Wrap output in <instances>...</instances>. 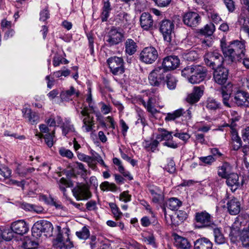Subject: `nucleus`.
I'll return each instance as SVG.
<instances>
[{
  "label": "nucleus",
  "mask_w": 249,
  "mask_h": 249,
  "mask_svg": "<svg viewBox=\"0 0 249 249\" xmlns=\"http://www.w3.org/2000/svg\"><path fill=\"white\" fill-rule=\"evenodd\" d=\"M220 46L224 56L231 62L239 61L245 56V45L242 41L236 40L227 45L225 39H222Z\"/></svg>",
  "instance_id": "nucleus-1"
},
{
  "label": "nucleus",
  "mask_w": 249,
  "mask_h": 249,
  "mask_svg": "<svg viewBox=\"0 0 249 249\" xmlns=\"http://www.w3.org/2000/svg\"><path fill=\"white\" fill-rule=\"evenodd\" d=\"M91 94L89 93V95L86 98V101L89 103V109L87 107H85L84 109L81 111V114L82 116H85L83 120V128H85L87 132H89L92 130V127L94 125V121L93 120V117L90 115V113H94L96 114L98 119L100 116L99 112H96L95 110L94 107L91 104Z\"/></svg>",
  "instance_id": "nucleus-2"
},
{
  "label": "nucleus",
  "mask_w": 249,
  "mask_h": 249,
  "mask_svg": "<svg viewBox=\"0 0 249 249\" xmlns=\"http://www.w3.org/2000/svg\"><path fill=\"white\" fill-rule=\"evenodd\" d=\"M194 220L195 227L197 229H210L215 224L213 216L206 211L196 213Z\"/></svg>",
  "instance_id": "nucleus-3"
},
{
  "label": "nucleus",
  "mask_w": 249,
  "mask_h": 249,
  "mask_svg": "<svg viewBox=\"0 0 249 249\" xmlns=\"http://www.w3.org/2000/svg\"><path fill=\"white\" fill-rule=\"evenodd\" d=\"M53 231V226L52 223L47 220H41L36 222L32 229V235L37 238L40 237L42 233L46 236L52 235Z\"/></svg>",
  "instance_id": "nucleus-4"
},
{
  "label": "nucleus",
  "mask_w": 249,
  "mask_h": 249,
  "mask_svg": "<svg viewBox=\"0 0 249 249\" xmlns=\"http://www.w3.org/2000/svg\"><path fill=\"white\" fill-rule=\"evenodd\" d=\"M166 71L160 66L155 68L149 74V84L154 87H160L165 84Z\"/></svg>",
  "instance_id": "nucleus-5"
},
{
  "label": "nucleus",
  "mask_w": 249,
  "mask_h": 249,
  "mask_svg": "<svg viewBox=\"0 0 249 249\" xmlns=\"http://www.w3.org/2000/svg\"><path fill=\"white\" fill-rule=\"evenodd\" d=\"M124 32L120 28L112 27L106 35V42L109 46L119 44L124 40Z\"/></svg>",
  "instance_id": "nucleus-6"
},
{
  "label": "nucleus",
  "mask_w": 249,
  "mask_h": 249,
  "mask_svg": "<svg viewBox=\"0 0 249 249\" xmlns=\"http://www.w3.org/2000/svg\"><path fill=\"white\" fill-rule=\"evenodd\" d=\"M107 63L110 72L113 75H120L124 72V63L122 57L116 56L109 57L107 60Z\"/></svg>",
  "instance_id": "nucleus-7"
},
{
  "label": "nucleus",
  "mask_w": 249,
  "mask_h": 249,
  "mask_svg": "<svg viewBox=\"0 0 249 249\" xmlns=\"http://www.w3.org/2000/svg\"><path fill=\"white\" fill-rule=\"evenodd\" d=\"M206 65L213 69L220 67L223 62L222 56L217 52H208L204 56Z\"/></svg>",
  "instance_id": "nucleus-8"
},
{
  "label": "nucleus",
  "mask_w": 249,
  "mask_h": 249,
  "mask_svg": "<svg viewBox=\"0 0 249 249\" xmlns=\"http://www.w3.org/2000/svg\"><path fill=\"white\" fill-rule=\"evenodd\" d=\"M72 192L77 200H88L92 196L89 186L85 184H78L73 188Z\"/></svg>",
  "instance_id": "nucleus-9"
},
{
  "label": "nucleus",
  "mask_w": 249,
  "mask_h": 249,
  "mask_svg": "<svg viewBox=\"0 0 249 249\" xmlns=\"http://www.w3.org/2000/svg\"><path fill=\"white\" fill-rule=\"evenodd\" d=\"M158 53L153 47L144 48L140 53V60L148 64L153 63L158 57Z\"/></svg>",
  "instance_id": "nucleus-10"
},
{
  "label": "nucleus",
  "mask_w": 249,
  "mask_h": 249,
  "mask_svg": "<svg viewBox=\"0 0 249 249\" xmlns=\"http://www.w3.org/2000/svg\"><path fill=\"white\" fill-rule=\"evenodd\" d=\"M193 75L189 78V81L192 84L199 83L205 78L207 71L205 67L200 65H195Z\"/></svg>",
  "instance_id": "nucleus-11"
},
{
  "label": "nucleus",
  "mask_w": 249,
  "mask_h": 249,
  "mask_svg": "<svg viewBox=\"0 0 249 249\" xmlns=\"http://www.w3.org/2000/svg\"><path fill=\"white\" fill-rule=\"evenodd\" d=\"M174 28L173 23L169 20H163L160 24V31L162 33L164 41L170 43L172 33Z\"/></svg>",
  "instance_id": "nucleus-12"
},
{
  "label": "nucleus",
  "mask_w": 249,
  "mask_h": 249,
  "mask_svg": "<svg viewBox=\"0 0 249 249\" xmlns=\"http://www.w3.org/2000/svg\"><path fill=\"white\" fill-rule=\"evenodd\" d=\"M180 64L178 57L176 55H169L164 57L162 62L161 68L167 72L178 68Z\"/></svg>",
  "instance_id": "nucleus-13"
},
{
  "label": "nucleus",
  "mask_w": 249,
  "mask_h": 249,
  "mask_svg": "<svg viewBox=\"0 0 249 249\" xmlns=\"http://www.w3.org/2000/svg\"><path fill=\"white\" fill-rule=\"evenodd\" d=\"M213 78L214 81L219 84H224L228 79V70L224 67H218L214 69Z\"/></svg>",
  "instance_id": "nucleus-14"
},
{
  "label": "nucleus",
  "mask_w": 249,
  "mask_h": 249,
  "mask_svg": "<svg viewBox=\"0 0 249 249\" xmlns=\"http://www.w3.org/2000/svg\"><path fill=\"white\" fill-rule=\"evenodd\" d=\"M67 238L65 240L61 233H59L56 239L53 241V245L54 247L60 249H71L73 247L72 242L70 241L68 234H67Z\"/></svg>",
  "instance_id": "nucleus-15"
},
{
  "label": "nucleus",
  "mask_w": 249,
  "mask_h": 249,
  "mask_svg": "<svg viewBox=\"0 0 249 249\" xmlns=\"http://www.w3.org/2000/svg\"><path fill=\"white\" fill-rule=\"evenodd\" d=\"M233 102L238 107H245L249 103V94L243 90H238L234 94Z\"/></svg>",
  "instance_id": "nucleus-16"
},
{
  "label": "nucleus",
  "mask_w": 249,
  "mask_h": 249,
  "mask_svg": "<svg viewBox=\"0 0 249 249\" xmlns=\"http://www.w3.org/2000/svg\"><path fill=\"white\" fill-rule=\"evenodd\" d=\"M226 178L227 185L231 188V190L232 192L235 191L244 183L243 179H242L241 182L239 181V176L236 173H233Z\"/></svg>",
  "instance_id": "nucleus-17"
},
{
  "label": "nucleus",
  "mask_w": 249,
  "mask_h": 249,
  "mask_svg": "<svg viewBox=\"0 0 249 249\" xmlns=\"http://www.w3.org/2000/svg\"><path fill=\"white\" fill-rule=\"evenodd\" d=\"M11 229L15 233L20 235L26 233L29 230L27 224L23 220H19L11 224Z\"/></svg>",
  "instance_id": "nucleus-18"
},
{
  "label": "nucleus",
  "mask_w": 249,
  "mask_h": 249,
  "mask_svg": "<svg viewBox=\"0 0 249 249\" xmlns=\"http://www.w3.org/2000/svg\"><path fill=\"white\" fill-rule=\"evenodd\" d=\"M227 208L230 214L231 215H236L240 211V202L237 198L233 197L228 201Z\"/></svg>",
  "instance_id": "nucleus-19"
},
{
  "label": "nucleus",
  "mask_w": 249,
  "mask_h": 249,
  "mask_svg": "<svg viewBox=\"0 0 249 249\" xmlns=\"http://www.w3.org/2000/svg\"><path fill=\"white\" fill-rule=\"evenodd\" d=\"M22 113L24 118L28 120V122L32 125L37 124L39 121V116L31 109L24 108L22 109Z\"/></svg>",
  "instance_id": "nucleus-20"
},
{
  "label": "nucleus",
  "mask_w": 249,
  "mask_h": 249,
  "mask_svg": "<svg viewBox=\"0 0 249 249\" xmlns=\"http://www.w3.org/2000/svg\"><path fill=\"white\" fill-rule=\"evenodd\" d=\"M203 94V90L202 88L196 87L194 88L193 92L187 96L186 101L190 104H194L199 100Z\"/></svg>",
  "instance_id": "nucleus-21"
},
{
  "label": "nucleus",
  "mask_w": 249,
  "mask_h": 249,
  "mask_svg": "<svg viewBox=\"0 0 249 249\" xmlns=\"http://www.w3.org/2000/svg\"><path fill=\"white\" fill-rule=\"evenodd\" d=\"M210 229L213 230L214 243L217 245L224 244L226 242V238L222 232L221 228L218 227L216 224H214Z\"/></svg>",
  "instance_id": "nucleus-22"
},
{
  "label": "nucleus",
  "mask_w": 249,
  "mask_h": 249,
  "mask_svg": "<svg viewBox=\"0 0 249 249\" xmlns=\"http://www.w3.org/2000/svg\"><path fill=\"white\" fill-rule=\"evenodd\" d=\"M174 244L178 249H190L191 244L185 237H182L177 234L174 235Z\"/></svg>",
  "instance_id": "nucleus-23"
},
{
  "label": "nucleus",
  "mask_w": 249,
  "mask_h": 249,
  "mask_svg": "<svg viewBox=\"0 0 249 249\" xmlns=\"http://www.w3.org/2000/svg\"><path fill=\"white\" fill-rule=\"evenodd\" d=\"M149 191L152 196V201L159 203L164 199V196L161 189L157 186H151Z\"/></svg>",
  "instance_id": "nucleus-24"
},
{
  "label": "nucleus",
  "mask_w": 249,
  "mask_h": 249,
  "mask_svg": "<svg viewBox=\"0 0 249 249\" xmlns=\"http://www.w3.org/2000/svg\"><path fill=\"white\" fill-rule=\"evenodd\" d=\"M233 173L232 167L228 162H225L218 167V175L222 178H225Z\"/></svg>",
  "instance_id": "nucleus-25"
},
{
  "label": "nucleus",
  "mask_w": 249,
  "mask_h": 249,
  "mask_svg": "<svg viewBox=\"0 0 249 249\" xmlns=\"http://www.w3.org/2000/svg\"><path fill=\"white\" fill-rule=\"evenodd\" d=\"M212 247L213 243L205 237L196 240L194 244V249H212Z\"/></svg>",
  "instance_id": "nucleus-26"
},
{
  "label": "nucleus",
  "mask_w": 249,
  "mask_h": 249,
  "mask_svg": "<svg viewBox=\"0 0 249 249\" xmlns=\"http://www.w3.org/2000/svg\"><path fill=\"white\" fill-rule=\"evenodd\" d=\"M62 131V134L66 136L69 132H74L75 131L74 125L71 124L70 120H65L61 126Z\"/></svg>",
  "instance_id": "nucleus-27"
},
{
  "label": "nucleus",
  "mask_w": 249,
  "mask_h": 249,
  "mask_svg": "<svg viewBox=\"0 0 249 249\" xmlns=\"http://www.w3.org/2000/svg\"><path fill=\"white\" fill-rule=\"evenodd\" d=\"M185 24L190 27L196 26L200 20V17H182Z\"/></svg>",
  "instance_id": "nucleus-28"
},
{
  "label": "nucleus",
  "mask_w": 249,
  "mask_h": 249,
  "mask_svg": "<svg viewBox=\"0 0 249 249\" xmlns=\"http://www.w3.org/2000/svg\"><path fill=\"white\" fill-rule=\"evenodd\" d=\"M21 206L22 209L26 211L35 212L37 213H41L43 211V208L41 206L27 203H23Z\"/></svg>",
  "instance_id": "nucleus-29"
},
{
  "label": "nucleus",
  "mask_w": 249,
  "mask_h": 249,
  "mask_svg": "<svg viewBox=\"0 0 249 249\" xmlns=\"http://www.w3.org/2000/svg\"><path fill=\"white\" fill-rule=\"evenodd\" d=\"M181 204V201L175 197L170 198L166 203V207L173 211L178 210Z\"/></svg>",
  "instance_id": "nucleus-30"
},
{
  "label": "nucleus",
  "mask_w": 249,
  "mask_h": 249,
  "mask_svg": "<svg viewBox=\"0 0 249 249\" xmlns=\"http://www.w3.org/2000/svg\"><path fill=\"white\" fill-rule=\"evenodd\" d=\"M140 23L142 27L144 30H148L152 27L153 20L152 17H140Z\"/></svg>",
  "instance_id": "nucleus-31"
},
{
  "label": "nucleus",
  "mask_w": 249,
  "mask_h": 249,
  "mask_svg": "<svg viewBox=\"0 0 249 249\" xmlns=\"http://www.w3.org/2000/svg\"><path fill=\"white\" fill-rule=\"evenodd\" d=\"M137 50L136 43L131 39H128L125 42V52L129 54H134Z\"/></svg>",
  "instance_id": "nucleus-32"
},
{
  "label": "nucleus",
  "mask_w": 249,
  "mask_h": 249,
  "mask_svg": "<svg viewBox=\"0 0 249 249\" xmlns=\"http://www.w3.org/2000/svg\"><path fill=\"white\" fill-rule=\"evenodd\" d=\"M58 185L60 190L63 193L64 196L67 198V196L66 194V188L72 187L73 186L72 183L62 178L60 179Z\"/></svg>",
  "instance_id": "nucleus-33"
},
{
  "label": "nucleus",
  "mask_w": 249,
  "mask_h": 249,
  "mask_svg": "<svg viewBox=\"0 0 249 249\" xmlns=\"http://www.w3.org/2000/svg\"><path fill=\"white\" fill-rule=\"evenodd\" d=\"M156 101V96H153L150 97L147 102V111L152 114H156L158 112L157 110L154 107V105Z\"/></svg>",
  "instance_id": "nucleus-34"
},
{
  "label": "nucleus",
  "mask_w": 249,
  "mask_h": 249,
  "mask_svg": "<svg viewBox=\"0 0 249 249\" xmlns=\"http://www.w3.org/2000/svg\"><path fill=\"white\" fill-rule=\"evenodd\" d=\"M75 93V89L71 86L69 90L62 91L60 93V98L62 100L69 101L71 99V96Z\"/></svg>",
  "instance_id": "nucleus-35"
},
{
  "label": "nucleus",
  "mask_w": 249,
  "mask_h": 249,
  "mask_svg": "<svg viewBox=\"0 0 249 249\" xmlns=\"http://www.w3.org/2000/svg\"><path fill=\"white\" fill-rule=\"evenodd\" d=\"M177 80L176 78L171 74H167L166 76L165 83L167 88L170 89H174L177 85Z\"/></svg>",
  "instance_id": "nucleus-36"
},
{
  "label": "nucleus",
  "mask_w": 249,
  "mask_h": 249,
  "mask_svg": "<svg viewBox=\"0 0 249 249\" xmlns=\"http://www.w3.org/2000/svg\"><path fill=\"white\" fill-rule=\"evenodd\" d=\"M231 139L234 142H236V144H234L233 145V148L235 150L238 149L242 145V141L240 138L239 137L237 130H232L231 131Z\"/></svg>",
  "instance_id": "nucleus-37"
},
{
  "label": "nucleus",
  "mask_w": 249,
  "mask_h": 249,
  "mask_svg": "<svg viewBox=\"0 0 249 249\" xmlns=\"http://www.w3.org/2000/svg\"><path fill=\"white\" fill-rule=\"evenodd\" d=\"M240 239L243 247H249V230H243L240 233Z\"/></svg>",
  "instance_id": "nucleus-38"
},
{
  "label": "nucleus",
  "mask_w": 249,
  "mask_h": 249,
  "mask_svg": "<svg viewBox=\"0 0 249 249\" xmlns=\"http://www.w3.org/2000/svg\"><path fill=\"white\" fill-rule=\"evenodd\" d=\"M161 134L157 136V140L169 141L173 139L172 132L168 131L166 130L160 128Z\"/></svg>",
  "instance_id": "nucleus-39"
},
{
  "label": "nucleus",
  "mask_w": 249,
  "mask_h": 249,
  "mask_svg": "<svg viewBox=\"0 0 249 249\" xmlns=\"http://www.w3.org/2000/svg\"><path fill=\"white\" fill-rule=\"evenodd\" d=\"M183 110L179 109L175 110L173 113H167L165 117V120L166 121H171L175 120L176 118L179 117L183 114Z\"/></svg>",
  "instance_id": "nucleus-40"
},
{
  "label": "nucleus",
  "mask_w": 249,
  "mask_h": 249,
  "mask_svg": "<svg viewBox=\"0 0 249 249\" xmlns=\"http://www.w3.org/2000/svg\"><path fill=\"white\" fill-rule=\"evenodd\" d=\"M206 107L210 110H216L220 108V104L215 99L209 98L207 101Z\"/></svg>",
  "instance_id": "nucleus-41"
},
{
  "label": "nucleus",
  "mask_w": 249,
  "mask_h": 249,
  "mask_svg": "<svg viewBox=\"0 0 249 249\" xmlns=\"http://www.w3.org/2000/svg\"><path fill=\"white\" fill-rule=\"evenodd\" d=\"M183 58L190 62H193L196 60L198 58V54L197 52L194 50H191L187 53H184L183 54Z\"/></svg>",
  "instance_id": "nucleus-42"
},
{
  "label": "nucleus",
  "mask_w": 249,
  "mask_h": 249,
  "mask_svg": "<svg viewBox=\"0 0 249 249\" xmlns=\"http://www.w3.org/2000/svg\"><path fill=\"white\" fill-rule=\"evenodd\" d=\"M100 189L105 191H110L116 192L117 191V186L114 183H109L108 181H104L100 185Z\"/></svg>",
  "instance_id": "nucleus-43"
},
{
  "label": "nucleus",
  "mask_w": 249,
  "mask_h": 249,
  "mask_svg": "<svg viewBox=\"0 0 249 249\" xmlns=\"http://www.w3.org/2000/svg\"><path fill=\"white\" fill-rule=\"evenodd\" d=\"M14 231L10 228L4 229L1 233V239L6 241H10L14 237Z\"/></svg>",
  "instance_id": "nucleus-44"
},
{
  "label": "nucleus",
  "mask_w": 249,
  "mask_h": 249,
  "mask_svg": "<svg viewBox=\"0 0 249 249\" xmlns=\"http://www.w3.org/2000/svg\"><path fill=\"white\" fill-rule=\"evenodd\" d=\"M54 130L53 131V133L51 134L50 133H47L44 136L43 134H39L38 136L39 138L44 137L45 139V141L47 145L51 147L53 145V139L54 137Z\"/></svg>",
  "instance_id": "nucleus-45"
},
{
  "label": "nucleus",
  "mask_w": 249,
  "mask_h": 249,
  "mask_svg": "<svg viewBox=\"0 0 249 249\" xmlns=\"http://www.w3.org/2000/svg\"><path fill=\"white\" fill-rule=\"evenodd\" d=\"M78 157L81 160L87 162L89 163V166L92 169H94L96 167L95 165L92 163L93 162V156L90 157L87 156L84 154H79Z\"/></svg>",
  "instance_id": "nucleus-46"
},
{
  "label": "nucleus",
  "mask_w": 249,
  "mask_h": 249,
  "mask_svg": "<svg viewBox=\"0 0 249 249\" xmlns=\"http://www.w3.org/2000/svg\"><path fill=\"white\" fill-rule=\"evenodd\" d=\"M76 235L79 238L85 240L89 237L90 233L89 229L86 226H84L81 231L76 232Z\"/></svg>",
  "instance_id": "nucleus-47"
},
{
  "label": "nucleus",
  "mask_w": 249,
  "mask_h": 249,
  "mask_svg": "<svg viewBox=\"0 0 249 249\" xmlns=\"http://www.w3.org/2000/svg\"><path fill=\"white\" fill-rule=\"evenodd\" d=\"M215 30L214 25L211 23L209 24H207L204 28L203 29L201 30V33L204 35L208 36H211L213 34Z\"/></svg>",
  "instance_id": "nucleus-48"
},
{
  "label": "nucleus",
  "mask_w": 249,
  "mask_h": 249,
  "mask_svg": "<svg viewBox=\"0 0 249 249\" xmlns=\"http://www.w3.org/2000/svg\"><path fill=\"white\" fill-rule=\"evenodd\" d=\"M221 95L223 104L228 107H231V106L228 103V100L230 97V91H225L224 88H222L221 89Z\"/></svg>",
  "instance_id": "nucleus-49"
},
{
  "label": "nucleus",
  "mask_w": 249,
  "mask_h": 249,
  "mask_svg": "<svg viewBox=\"0 0 249 249\" xmlns=\"http://www.w3.org/2000/svg\"><path fill=\"white\" fill-rule=\"evenodd\" d=\"M38 245L37 242L32 241L29 238L26 239L23 244L25 249H36L37 248Z\"/></svg>",
  "instance_id": "nucleus-50"
},
{
  "label": "nucleus",
  "mask_w": 249,
  "mask_h": 249,
  "mask_svg": "<svg viewBox=\"0 0 249 249\" xmlns=\"http://www.w3.org/2000/svg\"><path fill=\"white\" fill-rule=\"evenodd\" d=\"M164 168L170 173H173L175 172V163L172 158H169L167 159V164L165 166Z\"/></svg>",
  "instance_id": "nucleus-51"
},
{
  "label": "nucleus",
  "mask_w": 249,
  "mask_h": 249,
  "mask_svg": "<svg viewBox=\"0 0 249 249\" xmlns=\"http://www.w3.org/2000/svg\"><path fill=\"white\" fill-rule=\"evenodd\" d=\"M238 122V121H233V120L230 119L229 123H224L222 125L219 126L218 129L222 130V127H229L231 129V131H232V130H237L236 127L237 126V122Z\"/></svg>",
  "instance_id": "nucleus-52"
},
{
  "label": "nucleus",
  "mask_w": 249,
  "mask_h": 249,
  "mask_svg": "<svg viewBox=\"0 0 249 249\" xmlns=\"http://www.w3.org/2000/svg\"><path fill=\"white\" fill-rule=\"evenodd\" d=\"M59 154L63 157L71 159L73 157L72 152L69 149H67L64 147H61L59 150Z\"/></svg>",
  "instance_id": "nucleus-53"
},
{
  "label": "nucleus",
  "mask_w": 249,
  "mask_h": 249,
  "mask_svg": "<svg viewBox=\"0 0 249 249\" xmlns=\"http://www.w3.org/2000/svg\"><path fill=\"white\" fill-rule=\"evenodd\" d=\"M42 199L48 204L55 206L56 208L59 209L61 208V205L58 204L54 199L51 196L47 197L45 196H42Z\"/></svg>",
  "instance_id": "nucleus-54"
},
{
  "label": "nucleus",
  "mask_w": 249,
  "mask_h": 249,
  "mask_svg": "<svg viewBox=\"0 0 249 249\" xmlns=\"http://www.w3.org/2000/svg\"><path fill=\"white\" fill-rule=\"evenodd\" d=\"M199 159L202 162L207 165H211L215 160L213 156L201 157L199 158Z\"/></svg>",
  "instance_id": "nucleus-55"
},
{
  "label": "nucleus",
  "mask_w": 249,
  "mask_h": 249,
  "mask_svg": "<svg viewBox=\"0 0 249 249\" xmlns=\"http://www.w3.org/2000/svg\"><path fill=\"white\" fill-rule=\"evenodd\" d=\"M172 0H153L155 4L160 7H167Z\"/></svg>",
  "instance_id": "nucleus-56"
},
{
  "label": "nucleus",
  "mask_w": 249,
  "mask_h": 249,
  "mask_svg": "<svg viewBox=\"0 0 249 249\" xmlns=\"http://www.w3.org/2000/svg\"><path fill=\"white\" fill-rule=\"evenodd\" d=\"M194 69H195V66L186 67L182 71V75L184 76H191L193 75V71H194Z\"/></svg>",
  "instance_id": "nucleus-57"
},
{
  "label": "nucleus",
  "mask_w": 249,
  "mask_h": 249,
  "mask_svg": "<svg viewBox=\"0 0 249 249\" xmlns=\"http://www.w3.org/2000/svg\"><path fill=\"white\" fill-rule=\"evenodd\" d=\"M11 170L7 167L0 168V175L5 178H8L11 176Z\"/></svg>",
  "instance_id": "nucleus-58"
},
{
  "label": "nucleus",
  "mask_w": 249,
  "mask_h": 249,
  "mask_svg": "<svg viewBox=\"0 0 249 249\" xmlns=\"http://www.w3.org/2000/svg\"><path fill=\"white\" fill-rule=\"evenodd\" d=\"M238 21L244 28L249 27V17H240Z\"/></svg>",
  "instance_id": "nucleus-59"
},
{
  "label": "nucleus",
  "mask_w": 249,
  "mask_h": 249,
  "mask_svg": "<svg viewBox=\"0 0 249 249\" xmlns=\"http://www.w3.org/2000/svg\"><path fill=\"white\" fill-rule=\"evenodd\" d=\"M176 137H178L180 140L186 142L190 137V135L187 133H176L174 134Z\"/></svg>",
  "instance_id": "nucleus-60"
},
{
  "label": "nucleus",
  "mask_w": 249,
  "mask_h": 249,
  "mask_svg": "<svg viewBox=\"0 0 249 249\" xmlns=\"http://www.w3.org/2000/svg\"><path fill=\"white\" fill-rule=\"evenodd\" d=\"M95 160H96L99 163L103 166L106 169H108V166L105 164L102 157L97 153L93 155V161Z\"/></svg>",
  "instance_id": "nucleus-61"
},
{
  "label": "nucleus",
  "mask_w": 249,
  "mask_h": 249,
  "mask_svg": "<svg viewBox=\"0 0 249 249\" xmlns=\"http://www.w3.org/2000/svg\"><path fill=\"white\" fill-rule=\"evenodd\" d=\"M242 139L245 142H247L249 144V126L246 127L242 130Z\"/></svg>",
  "instance_id": "nucleus-62"
},
{
  "label": "nucleus",
  "mask_w": 249,
  "mask_h": 249,
  "mask_svg": "<svg viewBox=\"0 0 249 249\" xmlns=\"http://www.w3.org/2000/svg\"><path fill=\"white\" fill-rule=\"evenodd\" d=\"M131 195H129L127 191H124L120 195V200L125 202L130 201L131 200Z\"/></svg>",
  "instance_id": "nucleus-63"
},
{
  "label": "nucleus",
  "mask_w": 249,
  "mask_h": 249,
  "mask_svg": "<svg viewBox=\"0 0 249 249\" xmlns=\"http://www.w3.org/2000/svg\"><path fill=\"white\" fill-rule=\"evenodd\" d=\"M224 3L230 12H232L235 9L234 2L232 0H224Z\"/></svg>",
  "instance_id": "nucleus-64"
}]
</instances>
